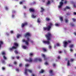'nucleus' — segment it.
I'll return each instance as SVG.
<instances>
[{
  "label": "nucleus",
  "mask_w": 76,
  "mask_h": 76,
  "mask_svg": "<svg viewBox=\"0 0 76 76\" xmlns=\"http://www.w3.org/2000/svg\"><path fill=\"white\" fill-rule=\"evenodd\" d=\"M45 37L46 38L48 41L43 40L42 43L43 44H50V40H51V34L50 32H48V33L45 35Z\"/></svg>",
  "instance_id": "obj_1"
},
{
  "label": "nucleus",
  "mask_w": 76,
  "mask_h": 76,
  "mask_svg": "<svg viewBox=\"0 0 76 76\" xmlns=\"http://www.w3.org/2000/svg\"><path fill=\"white\" fill-rule=\"evenodd\" d=\"M31 36V34L29 33V32H27L25 35L24 36L25 37L27 38V40H25V39H23L22 40V42H25V44L27 45H29V41H30V39L29 38V37Z\"/></svg>",
  "instance_id": "obj_2"
},
{
  "label": "nucleus",
  "mask_w": 76,
  "mask_h": 76,
  "mask_svg": "<svg viewBox=\"0 0 76 76\" xmlns=\"http://www.w3.org/2000/svg\"><path fill=\"white\" fill-rule=\"evenodd\" d=\"M48 24H49V25H48V26L43 28V30L44 31H50V29H51L52 26H53V24L51 22H50L48 23Z\"/></svg>",
  "instance_id": "obj_3"
},
{
  "label": "nucleus",
  "mask_w": 76,
  "mask_h": 76,
  "mask_svg": "<svg viewBox=\"0 0 76 76\" xmlns=\"http://www.w3.org/2000/svg\"><path fill=\"white\" fill-rule=\"evenodd\" d=\"M27 71H28L29 72L31 73L32 72V70H30L29 69H27L26 68L25 69V74L26 75H28V73H27Z\"/></svg>",
  "instance_id": "obj_4"
},
{
  "label": "nucleus",
  "mask_w": 76,
  "mask_h": 76,
  "mask_svg": "<svg viewBox=\"0 0 76 76\" xmlns=\"http://www.w3.org/2000/svg\"><path fill=\"white\" fill-rule=\"evenodd\" d=\"M63 44H64L63 46L64 47H66L68 45V42L64 41L63 42Z\"/></svg>",
  "instance_id": "obj_5"
},
{
  "label": "nucleus",
  "mask_w": 76,
  "mask_h": 76,
  "mask_svg": "<svg viewBox=\"0 0 76 76\" xmlns=\"http://www.w3.org/2000/svg\"><path fill=\"white\" fill-rule=\"evenodd\" d=\"M28 25V23L27 22H25L23 23L21 25L22 28H23L25 26H27Z\"/></svg>",
  "instance_id": "obj_6"
},
{
  "label": "nucleus",
  "mask_w": 76,
  "mask_h": 76,
  "mask_svg": "<svg viewBox=\"0 0 76 76\" xmlns=\"http://www.w3.org/2000/svg\"><path fill=\"white\" fill-rule=\"evenodd\" d=\"M63 0H62L61 2H60L59 3V4H60V5L58 7V8H61V7H62V6H63Z\"/></svg>",
  "instance_id": "obj_7"
},
{
  "label": "nucleus",
  "mask_w": 76,
  "mask_h": 76,
  "mask_svg": "<svg viewBox=\"0 0 76 76\" xmlns=\"http://www.w3.org/2000/svg\"><path fill=\"white\" fill-rule=\"evenodd\" d=\"M29 11L30 12H32V13H34L35 12V9L34 8H30L29 9Z\"/></svg>",
  "instance_id": "obj_8"
},
{
  "label": "nucleus",
  "mask_w": 76,
  "mask_h": 76,
  "mask_svg": "<svg viewBox=\"0 0 76 76\" xmlns=\"http://www.w3.org/2000/svg\"><path fill=\"white\" fill-rule=\"evenodd\" d=\"M34 61H42V59L40 58H36L34 60Z\"/></svg>",
  "instance_id": "obj_9"
},
{
  "label": "nucleus",
  "mask_w": 76,
  "mask_h": 76,
  "mask_svg": "<svg viewBox=\"0 0 76 76\" xmlns=\"http://www.w3.org/2000/svg\"><path fill=\"white\" fill-rule=\"evenodd\" d=\"M17 48L15 46H13L12 48H10V51H12L13 50H15V49H16Z\"/></svg>",
  "instance_id": "obj_10"
},
{
  "label": "nucleus",
  "mask_w": 76,
  "mask_h": 76,
  "mask_svg": "<svg viewBox=\"0 0 76 76\" xmlns=\"http://www.w3.org/2000/svg\"><path fill=\"white\" fill-rule=\"evenodd\" d=\"M26 61H28V62H32V58H30L28 60V59H26Z\"/></svg>",
  "instance_id": "obj_11"
},
{
  "label": "nucleus",
  "mask_w": 76,
  "mask_h": 76,
  "mask_svg": "<svg viewBox=\"0 0 76 76\" xmlns=\"http://www.w3.org/2000/svg\"><path fill=\"white\" fill-rule=\"evenodd\" d=\"M42 57L44 58V60H47V58L46 57L45 55L44 54H42Z\"/></svg>",
  "instance_id": "obj_12"
},
{
  "label": "nucleus",
  "mask_w": 76,
  "mask_h": 76,
  "mask_svg": "<svg viewBox=\"0 0 76 76\" xmlns=\"http://www.w3.org/2000/svg\"><path fill=\"white\" fill-rule=\"evenodd\" d=\"M70 9V7L68 6H66V7L64 8V10H65V11H66V10L67 9Z\"/></svg>",
  "instance_id": "obj_13"
},
{
  "label": "nucleus",
  "mask_w": 76,
  "mask_h": 76,
  "mask_svg": "<svg viewBox=\"0 0 76 76\" xmlns=\"http://www.w3.org/2000/svg\"><path fill=\"white\" fill-rule=\"evenodd\" d=\"M14 45L16 47V48H17L19 46V45L16 42H15L14 43Z\"/></svg>",
  "instance_id": "obj_14"
},
{
  "label": "nucleus",
  "mask_w": 76,
  "mask_h": 76,
  "mask_svg": "<svg viewBox=\"0 0 76 76\" xmlns=\"http://www.w3.org/2000/svg\"><path fill=\"white\" fill-rule=\"evenodd\" d=\"M59 19H60V20L61 22H63V17H59Z\"/></svg>",
  "instance_id": "obj_15"
},
{
  "label": "nucleus",
  "mask_w": 76,
  "mask_h": 76,
  "mask_svg": "<svg viewBox=\"0 0 76 76\" xmlns=\"http://www.w3.org/2000/svg\"><path fill=\"white\" fill-rule=\"evenodd\" d=\"M67 64L68 66H70V61H69V60H68V62H67Z\"/></svg>",
  "instance_id": "obj_16"
},
{
  "label": "nucleus",
  "mask_w": 76,
  "mask_h": 76,
  "mask_svg": "<svg viewBox=\"0 0 76 76\" xmlns=\"http://www.w3.org/2000/svg\"><path fill=\"white\" fill-rule=\"evenodd\" d=\"M41 11H40V12H43L44 11V9L42 7H41Z\"/></svg>",
  "instance_id": "obj_17"
},
{
  "label": "nucleus",
  "mask_w": 76,
  "mask_h": 76,
  "mask_svg": "<svg viewBox=\"0 0 76 76\" xmlns=\"http://www.w3.org/2000/svg\"><path fill=\"white\" fill-rule=\"evenodd\" d=\"M3 42L2 41H0V48H1V45H3Z\"/></svg>",
  "instance_id": "obj_18"
},
{
  "label": "nucleus",
  "mask_w": 76,
  "mask_h": 76,
  "mask_svg": "<svg viewBox=\"0 0 76 76\" xmlns=\"http://www.w3.org/2000/svg\"><path fill=\"white\" fill-rule=\"evenodd\" d=\"M49 73L50 74H53V72L52 70H50L49 71Z\"/></svg>",
  "instance_id": "obj_19"
},
{
  "label": "nucleus",
  "mask_w": 76,
  "mask_h": 76,
  "mask_svg": "<svg viewBox=\"0 0 76 76\" xmlns=\"http://www.w3.org/2000/svg\"><path fill=\"white\" fill-rule=\"evenodd\" d=\"M36 17H37V15H34L33 14L31 15V18H36Z\"/></svg>",
  "instance_id": "obj_20"
},
{
  "label": "nucleus",
  "mask_w": 76,
  "mask_h": 76,
  "mask_svg": "<svg viewBox=\"0 0 76 76\" xmlns=\"http://www.w3.org/2000/svg\"><path fill=\"white\" fill-rule=\"evenodd\" d=\"M14 52L16 54H18L19 53V52H18V50H15Z\"/></svg>",
  "instance_id": "obj_21"
},
{
  "label": "nucleus",
  "mask_w": 76,
  "mask_h": 76,
  "mask_svg": "<svg viewBox=\"0 0 76 76\" xmlns=\"http://www.w3.org/2000/svg\"><path fill=\"white\" fill-rule=\"evenodd\" d=\"M29 56H34V54H33V53H29Z\"/></svg>",
  "instance_id": "obj_22"
},
{
  "label": "nucleus",
  "mask_w": 76,
  "mask_h": 76,
  "mask_svg": "<svg viewBox=\"0 0 76 76\" xmlns=\"http://www.w3.org/2000/svg\"><path fill=\"white\" fill-rule=\"evenodd\" d=\"M37 22L38 23H39L40 22V19H39V18H38L37 19Z\"/></svg>",
  "instance_id": "obj_23"
},
{
  "label": "nucleus",
  "mask_w": 76,
  "mask_h": 76,
  "mask_svg": "<svg viewBox=\"0 0 76 76\" xmlns=\"http://www.w3.org/2000/svg\"><path fill=\"white\" fill-rule=\"evenodd\" d=\"M46 21H49V20H50V19L48 18H46Z\"/></svg>",
  "instance_id": "obj_24"
},
{
  "label": "nucleus",
  "mask_w": 76,
  "mask_h": 76,
  "mask_svg": "<svg viewBox=\"0 0 76 76\" xmlns=\"http://www.w3.org/2000/svg\"><path fill=\"white\" fill-rule=\"evenodd\" d=\"M73 46H74L73 45V44H71V45H69V47H70V48H73Z\"/></svg>",
  "instance_id": "obj_25"
},
{
  "label": "nucleus",
  "mask_w": 76,
  "mask_h": 76,
  "mask_svg": "<svg viewBox=\"0 0 76 76\" xmlns=\"http://www.w3.org/2000/svg\"><path fill=\"white\" fill-rule=\"evenodd\" d=\"M44 72V71L43 70H41V71L39 72V73H43Z\"/></svg>",
  "instance_id": "obj_26"
},
{
  "label": "nucleus",
  "mask_w": 76,
  "mask_h": 76,
  "mask_svg": "<svg viewBox=\"0 0 76 76\" xmlns=\"http://www.w3.org/2000/svg\"><path fill=\"white\" fill-rule=\"evenodd\" d=\"M70 25H71L72 26H75V25L73 24V23H70Z\"/></svg>",
  "instance_id": "obj_27"
},
{
  "label": "nucleus",
  "mask_w": 76,
  "mask_h": 76,
  "mask_svg": "<svg viewBox=\"0 0 76 76\" xmlns=\"http://www.w3.org/2000/svg\"><path fill=\"white\" fill-rule=\"evenodd\" d=\"M42 50L44 51H45V52H46V51H47V49L45 48H43Z\"/></svg>",
  "instance_id": "obj_28"
},
{
  "label": "nucleus",
  "mask_w": 76,
  "mask_h": 76,
  "mask_svg": "<svg viewBox=\"0 0 76 76\" xmlns=\"http://www.w3.org/2000/svg\"><path fill=\"white\" fill-rule=\"evenodd\" d=\"M48 4H50V1H48V2L47 3L46 5H48Z\"/></svg>",
  "instance_id": "obj_29"
},
{
  "label": "nucleus",
  "mask_w": 76,
  "mask_h": 76,
  "mask_svg": "<svg viewBox=\"0 0 76 76\" xmlns=\"http://www.w3.org/2000/svg\"><path fill=\"white\" fill-rule=\"evenodd\" d=\"M23 48L24 49H26V46H23Z\"/></svg>",
  "instance_id": "obj_30"
},
{
  "label": "nucleus",
  "mask_w": 76,
  "mask_h": 76,
  "mask_svg": "<svg viewBox=\"0 0 76 76\" xmlns=\"http://www.w3.org/2000/svg\"><path fill=\"white\" fill-rule=\"evenodd\" d=\"M72 20L73 21V22H75V21H76V19L74 18H72Z\"/></svg>",
  "instance_id": "obj_31"
},
{
  "label": "nucleus",
  "mask_w": 76,
  "mask_h": 76,
  "mask_svg": "<svg viewBox=\"0 0 76 76\" xmlns=\"http://www.w3.org/2000/svg\"><path fill=\"white\" fill-rule=\"evenodd\" d=\"M3 58L4 60H6V59H7V58H6L4 56H3Z\"/></svg>",
  "instance_id": "obj_32"
},
{
  "label": "nucleus",
  "mask_w": 76,
  "mask_h": 76,
  "mask_svg": "<svg viewBox=\"0 0 76 76\" xmlns=\"http://www.w3.org/2000/svg\"><path fill=\"white\" fill-rule=\"evenodd\" d=\"M21 36H20V34H18L17 35V38H19V37H20Z\"/></svg>",
  "instance_id": "obj_33"
},
{
  "label": "nucleus",
  "mask_w": 76,
  "mask_h": 76,
  "mask_svg": "<svg viewBox=\"0 0 76 76\" xmlns=\"http://www.w3.org/2000/svg\"><path fill=\"white\" fill-rule=\"evenodd\" d=\"M65 22L66 23H67V22H68V20L67 19H65Z\"/></svg>",
  "instance_id": "obj_34"
},
{
  "label": "nucleus",
  "mask_w": 76,
  "mask_h": 76,
  "mask_svg": "<svg viewBox=\"0 0 76 76\" xmlns=\"http://www.w3.org/2000/svg\"><path fill=\"white\" fill-rule=\"evenodd\" d=\"M2 55H5L6 54L5 53H4V52H2Z\"/></svg>",
  "instance_id": "obj_35"
},
{
  "label": "nucleus",
  "mask_w": 76,
  "mask_h": 76,
  "mask_svg": "<svg viewBox=\"0 0 76 76\" xmlns=\"http://www.w3.org/2000/svg\"><path fill=\"white\" fill-rule=\"evenodd\" d=\"M2 69L3 70H5V67H2Z\"/></svg>",
  "instance_id": "obj_36"
},
{
  "label": "nucleus",
  "mask_w": 76,
  "mask_h": 76,
  "mask_svg": "<svg viewBox=\"0 0 76 76\" xmlns=\"http://www.w3.org/2000/svg\"><path fill=\"white\" fill-rule=\"evenodd\" d=\"M56 45L58 47L60 46V44L58 43H57L56 44Z\"/></svg>",
  "instance_id": "obj_37"
},
{
  "label": "nucleus",
  "mask_w": 76,
  "mask_h": 76,
  "mask_svg": "<svg viewBox=\"0 0 76 76\" xmlns=\"http://www.w3.org/2000/svg\"><path fill=\"white\" fill-rule=\"evenodd\" d=\"M22 66V64L21 63H20L19 65V66L20 67H21Z\"/></svg>",
  "instance_id": "obj_38"
},
{
  "label": "nucleus",
  "mask_w": 76,
  "mask_h": 76,
  "mask_svg": "<svg viewBox=\"0 0 76 76\" xmlns=\"http://www.w3.org/2000/svg\"><path fill=\"white\" fill-rule=\"evenodd\" d=\"M16 71H17V72H19V69L18 68H17L16 69Z\"/></svg>",
  "instance_id": "obj_39"
},
{
  "label": "nucleus",
  "mask_w": 76,
  "mask_h": 76,
  "mask_svg": "<svg viewBox=\"0 0 76 76\" xmlns=\"http://www.w3.org/2000/svg\"><path fill=\"white\" fill-rule=\"evenodd\" d=\"M5 9L6 10H8V8L7 7V6H5Z\"/></svg>",
  "instance_id": "obj_40"
},
{
  "label": "nucleus",
  "mask_w": 76,
  "mask_h": 76,
  "mask_svg": "<svg viewBox=\"0 0 76 76\" xmlns=\"http://www.w3.org/2000/svg\"><path fill=\"white\" fill-rule=\"evenodd\" d=\"M8 66L9 67H13V65H10V64H9Z\"/></svg>",
  "instance_id": "obj_41"
},
{
  "label": "nucleus",
  "mask_w": 76,
  "mask_h": 76,
  "mask_svg": "<svg viewBox=\"0 0 76 76\" xmlns=\"http://www.w3.org/2000/svg\"><path fill=\"white\" fill-rule=\"evenodd\" d=\"M10 33L11 34H13V30H11L10 31Z\"/></svg>",
  "instance_id": "obj_42"
},
{
  "label": "nucleus",
  "mask_w": 76,
  "mask_h": 76,
  "mask_svg": "<svg viewBox=\"0 0 76 76\" xmlns=\"http://www.w3.org/2000/svg\"><path fill=\"white\" fill-rule=\"evenodd\" d=\"M73 60H74V59L73 58H71L70 59V61L72 62L73 61Z\"/></svg>",
  "instance_id": "obj_43"
},
{
  "label": "nucleus",
  "mask_w": 76,
  "mask_h": 76,
  "mask_svg": "<svg viewBox=\"0 0 76 76\" xmlns=\"http://www.w3.org/2000/svg\"><path fill=\"white\" fill-rule=\"evenodd\" d=\"M45 65H48V63L47 62H46L45 63Z\"/></svg>",
  "instance_id": "obj_44"
},
{
  "label": "nucleus",
  "mask_w": 76,
  "mask_h": 76,
  "mask_svg": "<svg viewBox=\"0 0 76 76\" xmlns=\"http://www.w3.org/2000/svg\"><path fill=\"white\" fill-rule=\"evenodd\" d=\"M29 65H28V64H27L25 65V66L26 67H28V66Z\"/></svg>",
  "instance_id": "obj_45"
},
{
  "label": "nucleus",
  "mask_w": 76,
  "mask_h": 76,
  "mask_svg": "<svg viewBox=\"0 0 76 76\" xmlns=\"http://www.w3.org/2000/svg\"><path fill=\"white\" fill-rule=\"evenodd\" d=\"M16 57L17 59H18V60L19 59V56H17Z\"/></svg>",
  "instance_id": "obj_46"
},
{
  "label": "nucleus",
  "mask_w": 76,
  "mask_h": 76,
  "mask_svg": "<svg viewBox=\"0 0 76 76\" xmlns=\"http://www.w3.org/2000/svg\"><path fill=\"white\" fill-rule=\"evenodd\" d=\"M68 42L69 43H71V41L68 40Z\"/></svg>",
  "instance_id": "obj_47"
},
{
  "label": "nucleus",
  "mask_w": 76,
  "mask_h": 76,
  "mask_svg": "<svg viewBox=\"0 0 76 76\" xmlns=\"http://www.w3.org/2000/svg\"><path fill=\"white\" fill-rule=\"evenodd\" d=\"M57 58L58 59H60V57L59 56H58L57 57Z\"/></svg>",
  "instance_id": "obj_48"
},
{
  "label": "nucleus",
  "mask_w": 76,
  "mask_h": 76,
  "mask_svg": "<svg viewBox=\"0 0 76 76\" xmlns=\"http://www.w3.org/2000/svg\"><path fill=\"white\" fill-rule=\"evenodd\" d=\"M14 64H17V63L15 61L14 63Z\"/></svg>",
  "instance_id": "obj_49"
},
{
  "label": "nucleus",
  "mask_w": 76,
  "mask_h": 76,
  "mask_svg": "<svg viewBox=\"0 0 76 76\" xmlns=\"http://www.w3.org/2000/svg\"><path fill=\"white\" fill-rule=\"evenodd\" d=\"M64 3L65 4H67V1H65L64 2Z\"/></svg>",
  "instance_id": "obj_50"
},
{
  "label": "nucleus",
  "mask_w": 76,
  "mask_h": 76,
  "mask_svg": "<svg viewBox=\"0 0 76 76\" xmlns=\"http://www.w3.org/2000/svg\"><path fill=\"white\" fill-rule=\"evenodd\" d=\"M70 51H71V52H72V51H73V49H72L71 48L70 49Z\"/></svg>",
  "instance_id": "obj_51"
},
{
  "label": "nucleus",
  "mask_w": 76,
  "mask_h": 76,
  "mask_svg": "<svg viewBox=\"0 0 76 76\" xmlns=\"http://www.w3.org/2000/svg\"><path fill=\"white\" fill-rule=\"evenodd\" d=\"M53 67H55L56 66V64H53Z\"/></svg>",
  "instance_id": "obj_52"
},
{
  "label": "nucleus",
  "mask_w": 76,
  "mask_h": 76,
  "mask_svg": "<svg viewBox=\"0 0 76 76\" xmlns=\"http://www.w3.org/2000/svg\"><path fill=\"white\" fill-rule=\"evenodd\" d=\"M55 26H58V24L57 23H56L55 24Z\"/></svg>",
  "instance_id": "obj_53"
},
{
  "label": "nucleus",
  "mask_w": 76,
  "mask_h": 76,
  "mask_svg": "<svg viewBox=\"0 0 76 76\" xmlns=\"http://www.w3.org/2000/svg\"><path fill=\"white\" fill-rule=\"evenodd\" d=\"M12 59H14L15 58V57L14 56H12V57H11Z\"/></svg>",
  "instance_id": "obj_54"
},
{
  "label": "nucleus",
  "mask_w": 76,
  "mask_h": 76,
  "mask_svg": "<svg viewBox=\"0 0 76 76\" xmlns=\"http://www.w3.org/2000/svg\"><path fill=\"white\" fill-rule=\"evenodd\" d=\"M73 6H74V7L76 8V4H74L73 5Z\"/></svg>",
  "instance_id": "obj_55"
},
{
  "label": "nucleus",
  "mask_w": 76,
  "mask_h": 76,
  "mask_svg": "<svg viewBox=\"0 0 76 76\" xmlns=\"http://www.w3.org/2000/svg\"><path fill=\"white\" fill-rule=\"evenodd\" d=\"M12 12L13 13H15V12H16V11H15V10H13L12 11Z\"/></svg>",
  "instance_id": "obj_56"
},
{
  "label": "nucleus",
  "mask_w": 76,
  "mask_h": 76,
  "mask_svg": "<svg viewBox=\"0 0 76 76\" xmlns=\"http://www.w3.org/2000/svg\"><path fill=\"white\" fill-rule=\"evenodd\" d=\"M23 1H20V4H22V3H23Z\"/></svg>",
  "instance_id": "obj_57"
},
{
  "label": "nucleus",
  "mask_w": 76,
  "mask_h": 76,
  "mask_svg": "<svg viewBox=\"0 0 76 76\" xmlns=\"http://www.w3.org/2000/svg\"><path fill=\"white\" fill-rule=\"evenodd\" d=\"M73 14H74V15H76V12H74Z\"/></svg>",
  "instance_id": "obj_58"
},
{
  "label": "nucleus",
  "mask_w": 76,
  "mask_h": 76,
  "mask_svg": "<svg viewBox=\"0 0 76 76\" xmlns=\"http://www.w3.org/2000/svg\"><path fill=\"white\" fill-rule=\"evenodd\" d=\"M23 7L24 9H26V6H24Z\"/></svg>",
  "instance_id": "obj_59"
},
{
  "label": "nucleus",
  "mask_w": 76,
  "mask_h": 76,
  "mask_svg": "<svg viewBox=\"0 0 76 76\" xmlns=\"http://www.w3.org/2000/svg\"><path fill=\"white\" fill-rule=\"evenodd\" d=\"M62 53V52L61 51H59V54H61V53Z\"/></svg>",
  "instance_id": "obj_60"
},
{
  "label": "nucleus",
  "mask_w": 76,
  "mask_h": 76,
  "mask_svg": "<svg viewBox=\"0 0 76 76\" xmlns=\"http://www.w3.org/2000/svg\"><path fill=\"white\" fill-rule=\"evenodd\" d=\"M49 48H50V49H51V46H50L49 47Z\"/></svg>",
  "instance_id": "obj_61"
},
{
  "label": "nucleus",
  "mask_w": 76,
  "mask_h": 76,
  "mask_svg": "<svg viewBox=\"0 0 76 76\" xmlns=\"http://www.w3.org/2000/svg\"><path fill=\"white\" fill-rule=\"evenodd\" d=\"M2 63H4V62H5V61H4V60H3V61H2Z\"/></svg>",
  "instance_id": "obj_62"
},
{
  "label": "nucleus",
  "mask_w": 76,
  "mask_h": 76,
  "mask_svg": "<svg viewBox=\"0 0 76 76\" xmlns=\"http://www.w3.org/2000/svg\"><path fill=\"white\" fill-rule=\"evenodd\" d=\"M31 42L32 44H33V43H34V42H33V41H31Z\"/></svg>",
  "instance_id": "obj_63"
},
{
  "label": "nucleus",
  "mask_w": 76,
  "mask_h": 76,
  "mask_svg": "<svg viewBox=\"0 0 76 76\" xmlns=\"http://www.w3.org/2000/svg\"><path fill=\"white\" fill-rule=\"evenodd\" d=\"M74 34L75 35H76V32H74Z\"/></svg>",
  "instance_id": "obj_64"
}]
</instances>
